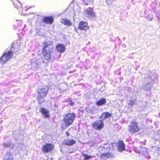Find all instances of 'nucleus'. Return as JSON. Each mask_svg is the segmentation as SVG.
I'll return each instance as SVG.
<instances>
[{
  "instance_id": "9b49d317",
  "label": "nucleus",
  "mask_w": 160,
  "mask_h": 160,
  "mask_svg": "<svg viewBox=\"0 0 160 160\" xmlns=\"http://www.w3.org/2000/svg\"><path fill=\"white\" fill-rule=\"evenodd\" d=\"M89 27L88 25V23L86 22L81 21L79 23L78 29L80 30H85L86 31L88 29Z\"/></svg>"
},
{
  "instance_id": "0eeeda50",
  "label": "nucleus",
  "mask_w": 160,
  "mask_h": 160,
  "mask_svg": "<svg viewBox=\"0 0 160 160\" xmlns=\"http://www.w3.org/2000/svg\"><path fill=\"white\" fill-rule=\"evenodd\" d=\"M10 51H8L7 52H5L0 58L1 61L2 63H5L8 61L12 57Z\"/></svg>"
},
{
  "instance_id": "39448f33",
  "label": "nucleus",
  "mask_w": 160,
  "mask_h": 160,
  "mask_svg": "<svg viewBox=\"0 0 160 160\" xmlns=\"http://www.w3.org/2000/svg\"><path fill=\"white\" fill-rule=\"evenodd\" d=\"M128 130L132 133L137 132L139 130V128L138 126V123L135 120L133 119L132 122L128 126Z\"/></svg>"
},
{
  "instance_id": "20e7f679",
  "label": "nucleus",
  "mask_w": 160,
  "mask_h": 160,
  "mask_svg": "<svg viewBox=\"0 0 160 160\" xmlns=\"http://www.w3.org/2000/svg\"><path fill=\"white\" fill-rule=\"evenodd\" d=\"M76 115L74 113H68L64 116L63 121L67 127L71 125L76 118Z\"/></svg>"
},
{
  "instance_id": "c9c22d12",
  "label": "nucleus",
  "mask_w": 160,
  "mask_h": 160,
  "mask_svg": "<svg viewBox=\"0 0 160 160\" xmlns=\"http://www.w3.org/2000/svg\"><path fill=\"white\" fill-rule=\"evenodd\" d=\"M153 77H154L155 78H157V75H154Z\"/></svg>"
},
{
  "instance_id": "7ed1b4c3",
  "label": "nucleus",
  "mask_w": 160,
  "mask_h": 160,
  "mask_svg": "<svg viewBox=\"0 0 160 160\" xmlns=\"http://www.w3.org/2000/svg\"><path fill=\"white\" fill-rule=\"evenodd\" d=\"M48 90L49 88L47 86L40 87L38 88V98L39 103H41L44 101V98L47 96Z\"/></svg>"
},
{
  "instance_id": "b1692460",
  "label": "nucleus",
  "mask_w": 160,
  "mask_h": 160,
  "mask_svg": "<svg viewBox=\"0 0 160 160\" xmlns=\"http://www.w3.org/2000/svg\"><path fill=\"white\" fill-rule=\"evenodd\" d=\"M3 146L4 147H12L11 142L10 141L8 142L3 143Z\"/></svg>"
},
{
  "instance_id": "9d476101",
  "label": "nucleus",
  "mask_w": 160,
  "mask_h": 160,
  "mask_svg": "<svg viewBox=\"0 0 160 160\" xmlns=\"http://www.w3.org/2000/svg\"><path fill=\"white\" fill-rule=\"evenodd\" d=\"M117 146L120 152H122L125 150V145L122 141H119L117 143Z\"/></svg>"
},
{
  "instance_id": "a878e982",
  "label": "nucleus",
  "mask_w": 160,
  "mask_h": 160,
  "mask_svg": "<svg viewBox=\"0 0 160 160\" xmlns=\"http://www.w3.org/2000/svg\"><path fill=\"white\" fill-rule=\"evenodd\" d=\"M145 17L146 18H147L148 20L151 21L152 20L153 18V16L152 14H145Z\"/></svg>"
},
{
  "instance_id": "72a5a7b5",
  "label": "nucleus",
  "mask_w": 160,
  "mask_h": 160,
  "mask_svg": "<svg viewBox=\"0 0 160 160\" xmlns=\"http://www.w3.org/2000/svg\"><path fill=\"white\" fill-rule=\"evenodd\" d=\"M74 30L76 32H77V31L78 30V29L76 27H75V28H74Z\"/></svg>"
},
{
  "instance_id": "1a4fd4ad",
  "label": "nucleus",
  "mask_w": 160,
  "mask_h": 160,
  "mask_svg": "<svg viewBox=\"0 0 160 160\" xmlns=\"http://www.w3.org/2000/svg\"><path fill=\"white\" fill-rule=\"evenodd\" d=\"M85 12L90 19L92 20L95 19V14L91 8H89L86 9L85 10Z\"/></svg>"
},
{
  "instance_id": "f8f14e48",
  "label": "nucleus",
  "mask_w": 160,
  "mask_h": 160,
  "mask_svg": "<svg viewBox=\"0 0 160 160\" xmlns=\"http://www.w3.org/2000/svg\"><path fill=\"white\" fill-rule=\"evenodd\" d=\"M111 113L106 112H103L99 117V118L101 119V120H102V122H103L104 120L111 117Z\"/></svg>"
},
{
  "instance_id": "c756f323",
  "label": "nucleus",
  "mask_w": 160,
  "mask_h": 160,
  "mask_svg": "<svg viewBox=\"0 0 160 160\" xmlns=\"http://www.w3.org/2000/svg\"><path fill=\"white\" fill-rule=\"evenodd\" d=\"M87 111L88 112L92 114H93L94 113V109H88L87 110Z\"/></svg>"
},
{
  "instance_id": "ddd939ff",
  "label": "nucleus",
  "mask_w": 160,
  "mask_h": 160,
  "mask_svg": "<svg viewBox=\"0 0 160 160\" xmlns=\"http://www.w3.org/2000/svg\"><path fill=\"white\" fill-rule=\"evenodd\" d=\"M39 111L43 115L44 118H47L49 117V112L45 108L42 107H40Z\"/></svg>"
},
{
  "instance_id": "bb28decb",
  "label": "nucleus",
  "mask_w": 160,
  "mask_h": 160,
  "mask_svg": "<svg viewBox=\"0 0 160 160\" xmlns=\"http://www.w3.org/2000/svg\"><path fill=\"white\" fill-rule=\"evenodd\" d=\"M83 155L84 157L85 160L88 159L92 157V156H91L89 155L85 154H84Z\"/></svg>"
},
{
  "instance_id": "e433bc0d",
  "label": "nucleus",
  "mask_w": 160,
  "mask_h": 160,
  "mask_svg": "<svg viewBox=\"0 0 160 160\" xmlns=\"http://www.w3.org/2000/svg\"><path fill=\"white\" fill-rule=\"evenodd\" d=\"M38 61H36V62L37 63H38Z\"/></svg>"
},
{
  "instance_id": "cd10ccee",
  "label": "nucleus",
  "mask_w": 160,
  "mask_h": 160,
  "mask_svg": "<svg viewBox=\"0 0 160 160\" xmlns=\"http://www.w3.org/2000/svg\"><path fill=\"white\" fill-rule=\"evenodd\" d=\"M160 9L158 10V13L156 14V17L158 20L160 22V5H159Z\"/></svg>"
},
{
  "instance_id": "7c9ffc66",
  "label": "nucleus",
  "mask_w": 160,
  "mask_h": 160,
  "mask_svg": "<svg viewBox=\"0 0 160 160\" xmlns=\"http://www.w3.org/2000/svg\"><path fill=\"white\" fill-rule=\"evenodd\" d=\"M68 104L71 106H73L74 105V104L73 102H72L71 100L69 102Z\"/></svg>"
},
{
  "instance_id": "a211bd4d",
  "label": "nucleus",
  "mask_w": 160,
  "mask_h": 160,
  "mask_svg": "<svg viewBox=\"0 0 160 160\" xmlns=\"http://www.w3.org/2000/svg\"><path fill=\"white\" fill-rule=\"evenodd\" d=\"M106 102V99L104 98H102L96 102V105L98 106H100L105 104Z\"/></svg>"
},
{
  "instance_id": "4468645a",
  "label": "nucleus",
  "mask_w": 160,
  "mask_h": 160,
  "mask_svg": "<svg viewBox=\"0 0 160 160\" xmlns=\"http://www.w3.org/2000/svg\"><path fill=\"white\" fill-rule=\"evenodd\" d=\"M54 20L52 16H48L44 17L43 18V21L46 24H52Z\"/></svg>"
},
{
  "instance_id": "5701e85b",
  "label": "nucleus",
  "mask_w": 160,
  "mask_h": 160,
  "mask_svg": "<svg viewBox=\"0 0 160 160\" xmlns=\"http://www.w3.org/2000/svg\"><path fill=\"white\" fill-rule=\"evenodd\" d=\"M140 153L142 154H145L147 152V148L145 147H140Z\"/></svg>"
},
{
  "instance_id": "6e6552de",
  "label": "nucleus",
  "mask_w": 160,
  "mask_h": 160,
  "mask_svg": "<svg viewBox=\"0 0 160 160\" xmlns=\"http://www.w3.org/2000/svg\"><path fill=\"white\" fill-rule=\"evenodd\" d=\"M54 149V146L51 143H47L43 145L42 150L44 153H48L51 152Z\"/></svg>"
},
{
  "instance_id": "f3484780",
  "label": "nucleus",
  "mask_w": 160,
  "mask_h": 160,
  "mask_svg": "<svg viewBox=\"0 0 160 160\" xmlns=\"http://www.w3.org/2000/svg\"><path fill=\"white\" fill-rule=\"evenodd\" d=\"M64 143L65 145L70 146L73 145L75 144L76 143V141L73 139H67L64 141Z\"/></svg>"
},
{
  "instance_id": "f257e3e1",
  "label": "nucleus",
  "mask_w": 160,
  "mask_h": 160,
  "mask_svg": "<svg viewBox=\"0 0 160 160\" xmlns=\"http://www.w3.org/2000/svg\"><path fill=\"white\" fill-rule=\"evenodd\" d=\"M42 53L45 59L47 61H51L55 59L52 42L48 41L44 42Z\"/></svg>"
},
{
  "instance_id": "412c9836",
  "label": "nucleus",
  "mask_w": 160,
  "mask_h": 160,
  "mask_svg": "<svg viewBox=\"0 0 160 160\" xmlns=\"http://www.w3.org/2000/svg\"><path fill=\"white\" fill-rule=\"evenodd\" d=\"M61 22L68 26H70L72 25V23L70 20L66 19H62L61 20Z\"/></svg>"
},
{
  "instance_id": "4be33fe9",
  "label": "nucleus",
  "mask_w": 160,
  "mask_h": 160,
  "mask_svg": "<svg viewBox=\"0 0 160 160\" xmlns=\"http://www.w3.org/2000/svg\"><path fill=\"white\" fill-rule=\"evenodd\" d=\"M15 8L18 9L19 6L21 7V4L18 0H16V2L11 0Z\"/></svg>"
},
{
  "instance_id": "dca6fc26",
  "label": "nucleus",
  "mask_w": 160,
  "mask_h": 160,
  "mask_svg": "<svg viewBox=\"0 0 160 160\" xmlns=\"http://www.w3.org/2000/svg\"><path fill=\"white\" fill-rule=\"evenodd\" d=\"M56 48L58 52L60 53H63L65 52L66 49L65 47L63 44H58L57 45Z\"/></svg>"
},
{
  "instance_id": "6ab92c4d",
  "label": "nucleus",
  "mask_w": 160,
  "mask_h": 160,
  "mask_svg": "<svg viewBox=\"0 0 160 160\" xmlns=\"http://www.w3.org/2000/svg\"><path fill=\"white\" fill-rule=\"evenodd\" d=\"M4 160H13L12 153L11 152H7L4 158Z\"/></svg>"
},
{
  "instance_id": "2eb2a0df",
  "label": "nucleus",
  "mask_w": 160,
  "mask_h": 160,
  "mask_svg": "<svg viewBox=\"0 0 160 160\" xmlns=\"http://www.w3.org/2000/svg\"><path fill=\"white\" fill-rule=\"evenodd\" d=\"M112 153L107 152L102 153L101 155L100 158L102 159L106 160L112 157Z\"/></svg>"
},
{
  "instance_id": "473e14b6",
  "label": "nucleus",
  "mask_w": 160,
  "mask_h": 160,
  "mask_svg": "<svg viewBox=\"0 0 160 160\" xmlns=\"http://www.w3.org/2000/svg\"><path fill=\"white\" fill-rule=\"evenodd\" d=\"M66 134L67 136H68L70 135L69 133L67 132H66Z\"/></svg>"
},
{
  "instance_id": "423d86ee",
  "label": "nucleus",
  "mask_w": 160,
  "mask_h": 160,
  "mask_svg": "<svg viewBox=\"0 0 160 160\" xmlns=\"http://www.w3.org/2000/svg\"><path fill=\"white\" fill-rule=\"evenodd\" d=\"M93 128L95 129L98 130H101L104 126V123L102 120H96L92 123Z\"/></svg>"
},
{
  "instance_id": "aec40b11",
  "label": "nucleus",
  "mask_w": 160,
  "mask_h": 160,
  "mask_svg": "<svg viewBox=\"0 0 160 160\" xmlns=\"http://www.w3.org/2000/svg\"><path fill=\"white\" fill-rule=\"evenodd\" d=\"M20 42L18 41L14 42L12 44V46L11 48V50H13V48H16L17 49H19L20 48Z\"/></svg>"
},
{
  "instance_id": "393cba45",
  "label": "nucleus",
  "mask_w": 160,
  "mask_h": 160,
  "mask_svg": "<svg viewBox=\"0 0 160 160\" xmlns=\"http://www.w3.org/2000/svg\"><path fill=\"white\" fill-rule=\"evenodd\" d=\"M135 99L131 100L128 102V105H129L130 107H132L133 105L135 103Z\"/></svg>"
},
{
  "instance_id": "2f4dec72",
  "label": "nucleus",
  "mask_w": 160,
  "mask_h": 160,
  "mask_svg": "<svg viewBox=\"0 0 160 160\" xmlns=\"http://www.w3.org/2000/svg\"><path fill=\"white\" fill-rule=\"evenodd\" d=\"M41 63H47V62H46L45 61L43 60L42 59L41 60Z\"/></svg>"
},
{
  "instance_id": "c85d7f7f",
  "label": "nucleus",
  "mask_w": 160,
  "mask_h": 160,
  "mask_svg": "<svg viewBox=\"0 0 160 160\" xmlns=\"http://www.w3.org/2000/svg\"><path fill=\"white\" fill-rule=\"evenodd\" d=\"M19 50V49L17 50L16 48H13V50H11L9 51H10L11 54L12 55V54L16 53Z\"/></svg>"
},
{
  "instance_id": "f03ea898",
  "label": "nucleus",
  "mask_w": 160,
  "mask_h": 160,
  "mask_svg": "<svg viewBox=\"0 0 160 160\" xmlns=\"http://www.w3.org/2000/svg\"><path fill=\"white\" fill-rule=\"evenodd\" d=\"M151 72L148 70L146 74V78L144 80V83L142 86V88L145 90H149L152 87L154 82L152 75L151 76Z\"/></svg>"
},
{
  "instance_id": "f704fd0d",
  "label": "nucleus",
  "mask_w": 160,
  "mask_h": 160,
  "mask_svg": "<svg viewBox=\"0 0 160 160\" xmlns=\"http://www.w3.org/2000/svg\"><path fill=\"white\" fill-rule=\"evenodd\" d=\"M122 47L124 48H125L126 47V45L125 44H122Z\"/></svg>"
}]
</instances>
